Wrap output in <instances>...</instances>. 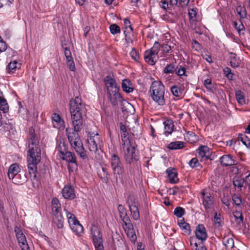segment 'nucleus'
<instances>
[{
    "label": "nucleus",
    "mask_w": 250,
    "mask_h": 250,
    "mask_svg": "<svg viewBox=\"0 0 250 250\" xmlns=\"http://www.w3.org/2000/svg\"><path fill=\"white\" fill-rule=\"evenodd\" d=\"M28 150L27 157L28 168L30 174H34L37 170V165L41 160V150L39 141L33 127L29 129L28 139Z\"/></svg>",
    "instance_id": "nucleus-1"
},
{
    "label": "nucleus",
    "mask_w": 250,
    "mask_h": 250,
    "mask_svg": "<svg viewBox=\"0 0 250 250\" xmlns=\"http://www.w3.org/2000/svg\"><path fill=\"white\" fill-rule=\"evenodd\" d=\"M70 112L72 126L76 131H81L83 126V115L86 112L85 105L81 98L76 97L70 101Z\"/></svg>",
    "instance_id": "nucleus-2"
},
{
    "label": "nucleus",
    "mask_w": 250,
    "mask_h": 250,
    "mask_svg": "<svg viewBox=\"0 0 250 250\" xmlns=\"http://www.w3.org/2000/svg\"><path fill=\"white\" fill-rule=\"evenodd\" d=\"M65 131L72 147L82 159H85L87 158L86 151L83 147V143L78 134L80 131H76L74 129L73 130L69 128H67Z\"/></svg>",
    "instance_id": "nucleus-3"
},
{
    "label": "nucleus",
    "mask_w": 250,
    "mask_h": 250,
    "mask_svg": "<svg viewBox=\"0 0 250 250\" xmlns=\"http://www.w3.org/2000/svg\"><path fill=\"white\" fill-rule=\"evenodd\" d=\"M106 85L108 96L113 105H116L118 102H122L123 98L119 93V87L116 83L114 79L109 76H106L104 79Z\"/></svg>",
    "instance_id": "nucleus-4"
},
{
    "label": "nucleus",
    "mask_w": 250,
    "mask_h": 250,
    "mask_svg": "<svg viewBox=\"0 0 250 250\" xmlns=\"http://www.w3.org/2000/svg\"><path fill=\"white\" fill-rule=\"evenodd\" d=\"M149 92L152 99L159 105L165 104V86L161 82L155 81L150 86Z\"/></svg>",
    "instance_id": "nucleus-5"
},
{
    "label": "nucleus",
    "mask_w": 250,
    "mask_h": 250,
    "mask_svg": "<svg viewBox=\"0 0 250 250\" xmlns=\"http://www.w3.org/2000/svg\"><path fill=\"white\" fill-rule=\"evenodd\" d=\"M52 220L58 229L63 227L64 218L62 213L61 204L58 199L54 197L51 201Z\"/></svg>",
    "instance_id": "nucleus-6"
},
{
    "label": "nucleus",
    "mask_w": 250,
    "mask_h": 250,
    "mask_svg": "<svg viewBox=\"0 0 250 250\" xmlns=\"http://www.w3.org/2000/svg\"><path fill=\"white\" fill-rule=\"evenodd\" d=\"M160 44L155 42L153 47L146 50L144 53V59L147 63L153 65L158 60V53L159 51Z\"/></svg>",
    "instance_id": "nucleus-7"
},
{
    "label": "nucleus",
    "mask_w": 250,
    "mask_h": 250,
    "mask_svg": "<svg viewBox=\"0 0 250 250\" xmlns=\"http://www.w3.org/2000/svg\"><path fill=\"white\" fill-rule=\"evenodd\" d=\"M91 234L95 250H104L102 234L97 225L93 224L91 226Z\"/></svg>",
    "instance_id": "nucleus-8"
},
{
    "label": "nucleus",
    "mask_w": 250,
    "mask_h": 250,
    "mask_svg": "<svg viewBox=\"0 0 250 250\" xmlns=\"http://www.w3.org/2000/svg\"><path fill=\"white\" fill-rule=\"evenodd\" d=\"M129 145V147H127V153L126 154V161H128L129 164L134 161H137L139 157L138 152L135 149V144L134 140L127 138L126 140V146Z\"/></svg>",
    "instance_id": "nucleus-9"
},
{
    "label": "nucleus",
    "mask_w": 250,
    "mask_h": 250,
    "mask_svg": "<svg viewBox=\"0 0 250 250\" xmlns=\"http://www.w3.org/2000/svg\"><path fill=\"white\" fill-rule=\"evenodd\" d=\"M66 212L68 223L71 229L77 234H80L83 232V227L77 219L75 216L64 209Z\"/></svg>",
    "instance_id": "nucleus-10"
},
{
    "label": "nucleus",
    "mask_w": 250,
    "mask_h": 250,
    "mask_svg": "<svg viewBox=\"0 0 250 250\" xmlns=\"http://www.w3.org/2000/svg\"><path fill=\"white\" fill-rule=\"evenodd\" d=\"M200 196L202 204L206 212L208 213L212 211L214 209V203L213 198L211 196L210 193L204 189L201 191Z\"/></svg>",
    "instance_id": "nucleus-11"
},
{
    "label": "nucleus",
    "mask_w": 250,
    "mask_h": 250,
    "mask_svg": "<svg viewBox=\"0 0 250 250\" xmlns=\"http://www.w3.org/2000/svg\"><path fill=\"white\" fill-rule=\"evenodd\" d=\"M111 164L114 171V173L118 175V176H116V178L123 179L124 177V170L120 166L119 157L117 155L114 154L112 155Z\"/></svg>",
    "instance_id": "nucleus-12"
},
{
    "label": "nucleus",
    "mask_w": 250,
    "mask_h": 250,
    "mask_svg": "<svg viewBox=\"0 0 250 250\" xmlns=\"http://www.w3.org/2000/svg\"><path fill=\"white\" fill-rule=\"evenodd\" d=\"M60 158L70 163L68 165V168L70 171H73L77 169L78 164L76 158L73 153L67 151L62 156H60Z\"/></svg>",
    "instance_id": "nucleus-13"
},
{
    "label": "nucleus",
    "mask_w": 250,
    "mask_h": 250,
    "mask_svg": "<svg viewBox=\"0 0 250 250\" xmlns=\"http://www.w3.org/2000/svg\"><path fill=\"white\" fill-rule=\"evenodd\" d=\"M14 231L20 247L28 245L26 237L20 227L16 226L14 228Z\"/></svg>",
    "instance_id": "nucleus-14"
},
{
    "label": "nucleus",
    "mask_w": 250,
    "mask_h": 250,
    "mask_svg": "<svg viewBox=\"0 0 250 250\" xmlns=\"http://www.w3.org/2000/svg\"><path fill=\"white\" fill-rule=\"evenodd\" d=\"M100 137L95 136L94 138H87L88 147L89 151L95 153L98 152V145L100 144Z\"/></svg>",
    "instance_id": "nucleus-15"
},
{
    "label": "nucleus",
    "mask_w": 250,
    "mask_h": 250,
    "mask_svg": "<svg viewBox=\"0 0 250 250\" xmlns=\"http://www.w3.org/2000/svg\"><path fill=\"white\" fill-rule=\"evenodd\" d=\"M195 233L196 238L200 240L201 242L206 240L207 238L208 235L206 229L203 224H199L196 227Z\"/></svg>",
    "instance_id": "nucleus-16"
},
{
    "label": "nucleus",
    "mask_w": 250,
    "mask_h": 250,
    "mask_svg": "<svg viewBox=\"0 0 250 250\" xmlns=\"http://www.w3.org/2000/svg\"><path fill=\"white\" fill-rule=\"evenodd\" d=\"M220 163L223 167L232 166L237 164V162L230 154L224 155L220 158Z\"/></svg>",
    "instance_id": "nucleus-17"
},
{
    "label": "nucleus",
    "mask_w": 250,
    "mask_h": 250,
    "mask_svg": "<svg viewBox=\"0 0 250 250\" xmlns=\"http://www.w3.org/2000/svg\"><path fill=\"white\" fill-rule=\"evenodd\" d=\"M62 195L65 199H73L75 197L74 189L70 185L65 186L62 190Z\"/></svg>",
    "instance_id": "nucleus-18"
},
{
    "label": "nucleus",
    "mask_w": 250,
    "mask_h": 250,
    "mask_svg": "<svg viewBox=\"0 0 250 250\" xmlns=\"http://www.w3.org/2000/svg\"><path fill=\"white\" fill-rule=\"evenodd\" d=\"M198 156L202 159L207 160L210 156L209 148L206 146H200L197 150Z\"/></svg>",
    "instance_id": "nucleus-19"
},
{
    "label": "nucleus",
    "mask_w": 250,
    "mask_h": 250,
    "mask_svg": "<svg viewBox=\"0 0 250 250\" xmlns=\"http://www.w3.org/2000/svg\"><path fill=\"white\" fill-rule=\"evenodd\" d=\"M128 220L129 221V218L126 217V226H127V228L128 229L127 230L126 229V234L130 240L134 243L137 240V236L132 225L129 224L127 225V221Z\"/></svg>",
    "instance_id": "nucleus-20"
},
{
    "label": "nucleus",
    "mask_w": 250,
    "mask_h": 250,
    "mask_svg": "<svg viewBox=\"0 0 250 250\" xmlns=\"http://www.w3.org/2000/svg\"><path fill=\"white\" fill-rule=\"evenodd\" d=\"M133 29L130 24V21L126 19V42H132L134 39Z\"/></svg>",
    "instance_id": "nucleus-21"
},
{
    "label": "nucleus",
    "mask_w": 250,
    "mask_h": 250,
    "mask_svg": "<svg viewBox=\"0 0 250 250\" xmlns=\"http://www.w3.org/2000/svg\"><path fill=\"white\" fill-rule=\"evenodd\" d=\"M20 172V168L19 165L16 164L11 165L8 170V176L10 179H13L17 175L19 172Z\"/></svg>",
    "instance_id": "nucleus-22"
},
{
    "label": "nucleus",
    "mask_w": 250,
    "mask_h": 250,
    "mask_svg": "<svg viewBox=\"0 0 250 250\" xmlns=\"http://www.w3.org/2000/svg\"><path fill=\"white\" fill-rule=\"evenodd\" d=\"M189 241L192 250H207L203 242L198 243L193 237H190Z\"/></svg>",
    "instance_id": "nucleus-23"
},
{
    "label": "nucleus",
    "mask_w": 250,
    "mask_h": 250,
    "mask_svg": "<svg viewBox=\"0 0 250 250\" xmlns=\"http://www.w3.org/2000/svg\"><path fill=\"white\" fill-rule=\"evenodd\" d=\"M166 172L170 183H176L178 182L177 173L175 168H168L167 169Z\"/></svg>",
    "instance_id": "nucleus-24"
},
{
    "label": "nucleus",
    "mask_w": 250,
    "mask_h": 250,
    "mask_svg": "<svg viewBox=\"0 0 250 250\" xmlns=\"http://www.w3.org/2000/svg\"><path fill=\"white\" fill-rule=\"evenodd\" d=\"M164 124L165 125L164 134L166 136H167L169 134H170L173 130V127L174 126V125H173V122L171 120H168L165 121L164 123Z\"/></svg>",
    "instance_id": "nucleus-25"
},
{
    "label": "nucleus",
    "mask_w": 250,
    "mask_h": 250,
    "mask_svg": "<svg viewBox=\"0 0 250 250\" xmlns=\"http://www.w3.org/2000/svg\"><path fill=\"white\" fill-rule=\"evenodd\" d=\"M223 244L226 250H231L234 246V240L230 237H224L223 239Z\"/></svg>",
    "instance_id": "nucleus-26"
},
{
    "label": "nucleus",
    "mask_w": 250,
    "mask_h": 250,
    "mask_svg": "<svg viewBox=\"0 0 250 250\" xmlns=\"http://www.w3.org/2000/svg\"><path fill=\"white\" fill-rule=\"evenodd\" d=\"M185 143L182 141H175L170 143L167 146V148L171 150L180 149L185 146Z\"/></svg>",
    "instance_id": "nucleus-27"
},
{
    "label": "nucleus",
    "mask_w": 250,
    "mask_h": 250,
    "mask_svg": "<svg viewBox=\"0 0 250 250\" xmlns=\"http://www.w3.org/2000/svg\"><path fill=\"white\" fill-rule=\"evenodd\" d=\"M234 27L240 36L244 35L245 28L240 20H239L238 21H235L234 22Z\"/></svg>",
    "instance_id": "nucleus-28"
},
{
    "label": "nucleus",
    "mask_w": 250,
    "mask_h": 250,
    "mask_svg": "<svg viewBox=\"0 0 250 250\" xmlns=\"http://www.w3.org/2000/svg\"><path fill=\"white\" fill-rule=\"evenodd\" d=\"M230 64L232 67L236 68L240 64V61L236 57V54L230 53Z\"/></svg>",
    "instance_id": "nucleus-29"
},
{
    "label": "nucleus",
    "mask_w": 250,
    "mask_h": 250,
    "mask_svg": "<svg viewBox=\"0 0 250 250\" xmlns=\"http://www.w3.org/2000/svg\"><path fill=\"white\" fill-rule=\"evenodd\" d=\"M1 95H2V93L0 92V110L3 113H6L8 111L9 106L6 100L2 97Z\"/></svg>",
    "instance_id": "nucleus-30"
},
{
    "label": "nucleus",
    "mask_w": 250,
    "mask_h": 250,
    "mask_svg": "<svg viewBox=\"0 0 250 250\" xmlns=\"http://www.w3.org/2000/svg\"><path fill=\"white\" fill-rule=\"evenodd\" d=\"M129 208L130 209V211L131 213L135 220H137L139 218L140 215L138 211V209L136 206V205L134 204H132L131 205H129Z\"/></svg>",
    "instance_id": "nucleus-31"
},
{
    "label": "nucleus",
    "mask_w": 250,
    "mask_h": 250,
    "mask_svg": "<svg viewBox=\"0 0 250 250\" xmlns=\"http://www.w3.org/2000/svg\"><path fill=\"white\" fill-rule=\"evenodd\" d=\"M21 63H18L17 61L11 62L7 66L9 73H13L17 68H20Z\"/></svg>",
    "instance_id": "nucleus-32"
},
{
    "label": "nucleus",
    "mask_w": 250,
    "mask_h": 250,
    "mask_svg": "<svg viewBox=\"0 0 250 250\" xmlns=\"http://www.w3.org/2000/svg\"><path fill=\"white\" fill-rule=\"evenodd\" d=\"M235 98L237 101L240 104L243 105L245 104L244 94L241 90H237L236 91Z\"/></svg>",
    "instance_id": "nucleus-33"
},
{
    "label": "nucleus",
    "mask_w": 250,
    "mask_h": 250,
    "mask_svg": "<svg viewBox=\"0 0 250 250\" xmlns=\"http://www.w3.org/2000/svg\"><path fill=\"white\" fill-rule=\"evenodd\" d=\"M177 69V66L173 63L168 64L164 69V72L166 74H173Z\"/></svg>",
    "instance_id": "nucleus-34"
},
{
    "label": "nucleus",
    "mask_w": 250,
    "mask_h": 250,
    "mask_svg": "<svg viewBox=\"0 0 250 250\" xmlns=\"http://www.w3.org/2000/svg\"><path fill=\"white\" fill-rule=\"evenodd\" d=\"M233 215L235 218L236 223L240 225L243 222V216L240 211L236 210L233 212Z\"/></svg>",
    "instance_id": "nucleus-35"
},
{
    "label": "nucleus",
    "mask_w": 250,
    "mask_h": 250,
    "mask_svg": "<svg viewBox=\"0 0 250 250\" xmlns=\"http://www.w3.org/2000/svg\"><path fill=\"white\" fill-rule=\"evenodd\" d=\"M236 11L241 19L247 18V11L245 6H238L236 7Z\"/></svg>",
    "instance_id": "nucleus-36"
},
{
    "label": "nucleus",
    "mask_w": 250,
    "mask_h": 250,
    "mask_svg": "<svg viewBox=\"0 0 250 250\" xmlns=\"http://www.w3.org/2000/svg\"><path fill=\"white\" fill-rule=\"evenodd\" d=\"M135 110L133 106L129 103L126 102V119L129 115H133Z\"/></svg>",
    "instance_id": "nucleus-37"
},
{
    "label": "nucleus",
    "mask_w": 250,
    "mask_h": 250,
    "mask_svg": "<svg viewBox=\"0 0 250 250\" xmlns=\"http://www.w3.org/2000/svg\"><path fill=\"white\" fill-rule=\"evenodd\" d=\"M222 222L220 218V214L215 212L214 215V225L215 228H220L222 226Z\"/></svg>",
    "instance_id": "nucleus-38"
},
{
    "label": "nucleus",
    "mask_w": 250,
    "mask_h": 250,
    "mask_svg": "<svg viewBox=\"0 0 250 250\" xmlns=\"http://www.w3.org/2000/svg\"><path fill=\"white\" fill-rule=\"evenodd\" d=\"M135 87V84L131 81L126 79V93L133 92Z\"/></svg>",
    "instance_id": "nucleus-39"
},
{
    "label": "nucleus",
    "mask_w": 250,
    "mask_h": 250,
    "mask_svg": "<svg viewBox=\"0 0 250 250\" xmlns=\"http://www.w3.org/2000/svg\"><path fill=\"white\" fill-rule=\"evenodd\" d=\"M244 183H245V179L235 178L233 180V186L239 188H241L243 186Z\"/></svg>",
    "instance_id": "nucleus-40"
},
{
    "label": "nucleus",
    "mask_w": 250,
    "mask_h": 250,
    "mask_svg": "<svg viewBox=\"0 0 250 250\" xmlns=\"http://www.w3.org/2000/svg\"><path fill=\"white\" fill-rule=\"evenodd\" d=\"M171 91L173 95L177 97H179L182 95L181 89L176 85H174L171 87Z\"/></svg>",
    "instance_id": "nucleus-41"
},
{
    "label": "nucleus",
    "mask_w": 250,
    "mask_h": 250,
    "mask_svg": "<svg viewBox=\"0 0 250 250\" xmlns=\"http://www.w3.org/2000/svg\"><path fill=\"white\" fill-rule=\"evenodd\" d=\"M120 130L121 131V135L122 138V146L123 148H124V146H125V125L123 122H120Z\"/></svg>",
    "instance_id": "nucleus-42"
},
{
    "label": "nucleus",
    "mask_w": 250,
    "mask_h": 250,
    "mask_svg": "<svg viewBox=\"0 0 250 250\" xmlns=\"http://www.w3.org/2000/svg\"><path fill=\"white\" fill-rule=\"evenodd\" d=\"M118 210L121 219L123 223H125V208L122 205H119L118 207Z\"/></svg>",
    "instance_id": "nucleus-43"
},
{
    "label": "nucleus",
    "mask_w": 250,
    "mask_h": 250,
    "mask_svg": "<svg viewBox=\"0 0 250 250\" xmlns=\"http://www.w3.org/2000/svg\"><path fill=\"white\" fill-rule=\"evenodd\" d=\"M185 213V209L181 207H177L174 210V214L178 218L182 217Z\"/></svg>",
    "instance_id": "nucleus-44"
},
{
    "label": "nucleus",
    "mask_w": 250,
    "mask_h": 250,
    "mask_svg": "<svg viewBox=\"0 0 250 250\" xmlns=\"http://www.w3.org/2000/svg\"><path fill=\"white\" fill-rule=\"evenodd\" d=\"M183 221V223H179V226L182 229L184 230L185 233H187L188 234H189L191 232L190 225L186 223L185 221Z\"/></svg>",
    "instance_id": "nucleus-45"
},
{
    "label": "nucleus",
    "mask_w": 250,
    "mask_h": 250,
    "mask_svg": "<svg viewBox=\"0 0 250 250\" xmlns=\"http://www.w3.org/2000/svg\"><path fill=\"white\" fill-rule=\"evenodd\" d=\"M52 120L53 123L55 122L57 125H62L63 124V121L62 120L61 117L57 113H54L52 117Z\"/></svg>",
    "instance_id": "nucleus-46"
},
{
    "label": "nucleus",
    "mask_w": 250,
    "mask_h": 250,
    "mask_svg": "<svg viewBox=\"0 0 250 250\" xmlns=\"http://www.w3.org/2000/svg\"><path fill=\"white\" fill-rule=\"evenodd\" d=\"M57 149L59 153V156H62L66 151H67L66 147L64 143L60 142L58 146Z\"/></svg>",
    "instance_id": "nucleus-47"
},
{
    "label": "nucleus",
    "mask_w": 250,
    "mask_h": 250,
    "mask_svg": "<svg viewBox=\"0 0 250 250\" xmlns=\"http://www.w3.org/2000/svg\"><path fill=\"white\" fill-rule=\"evenodd\" d=\"M204 84L208 91L213 92L214 87L212 84L211 80L210 79H208L206 80L204 82Z\"/></svg>",
    "instance_id": "nucleus-48"
},
{
    "label": "nucleus",
    "mask_w": 250,
    "mask_h": 250,
    "mask_svg": "<svg viewBox=\"0 0 250 250\" xmlns=\"http://www.w3.org/2000/svg\"><path fill=\"white\" fill-rule=\"evenodd\" d=\"M177 69L176 71H175L176 73L179 77H182L183 76H187L186 75V69L185 67L180 65L179 66H177Z\"/></svg>",
    "instance_id": "nucleus-49"
},
{
    "label": "nucleus",
    "mask_w": 250,
    "mask_h": 250,
    "mask_svg": "<svg viewBox=\"0 0 250 250\" xmlns=\"http://www.w3.org/2000/svg\"><path fill=\"white\" fill-rule=\"evenodd\" d=\"M232 201L235 205L239 207L242 204V200L240 196L237 194H234L232 196Z\"/></svg>",
    "instance_id": "nucleus-50"
},
{
    "label": "nucleus",
    "mask_w": 250,
    "mask_h": 250,
    "mask_svg": "<svg viewBox=\"0 0 250 250\" xmlns=\"http://www.w3.org/2000/svg\"><path fill=\"white\" fill-rule=\"evenodd\" d=\"M224 73L225 74L227 78L229 80H232L233 79V76L234 75L233 73L231 72V70L230 68L229 67H225L223 70Z\"/></svg>",
    "instance_id": "nucleus-51"
},
{
    "label": "nucleus",
    "mask_w": 250,
    "mask_h": 250,
    "mask_svg": "<svg viewBox=\"0 0 250 250\" xmlns=\"http://www.w3.org/2000/svg\"><path fill=\"white\" fill-rule=\"evenodd\" d=\"M109 28L110 32L112 34H116L120 32V27L115 24L110 25Z\"/></svg>",
    "instance_id": "nucleus-52"
},
{
    "label": "nucleus",
    "mask_w": 250,
    "mask_h": 250,
    "mask_svg": "<svg viewBox=\"0 0 250 250\" xmlns=\"http://www.w3.org/2000/svg\"><path fill=\"white\" fill-rule=\"evenodd\" d=\"M67 65L71 71H74L75 70V65L73 61V58L70 59H67Z\"/></svg>",
    "instance_id": "nucleus-53"
},
{
    "label": "nucleus",
    "mask_w": 250,
    "mask_h": 250,
    "mask_svg": "<svg viewBox=\"0 0 250 250\" xmlns=\"http://www.w3.org/2000/svg\"><path fill=\"white\" fill-rule=\"evenodd\" d=\"M130 55L132 59L136 61L139 59V55L137 51L134 48H132L131 51L130 52Z\"/></svg>",
    "instance_id": "nucleus-54"
},
{
    "label": "nucleus",
    "mask_w": 250,
    "mask_h": 250,
    "mask_svg": "<svg viewBox=\"0 0 250 250\" xmlns=\"http://www.w3.org/2000/svg\"><path fill=\"white\" fill-rule=\"evenodd\" d=\"M188 164L192 168L196 167L199 165L198 160L196 158H193L189 162Z\"/></svg>",
    "instance_id": "nucleus-55"
},
{
    "label": "nucleus",
    "mask_w": 250,
    "mask_h": 250,
    "mask_svg": "<svg viewBox=\"0 0 250 250\" xmlns=\"http://www.w3.org/2000/svg\"><path fill=\"white\" fill-rule=\"evenodd\" d=\"M64 53L66 60L72 58L70 49L66 47L64 48Z\"/></svg>",
    "instance_id": "nucleus-56"
},
{
    "label": "nucleus",
    "mask_w": 250,
    "mask_h": 250,
    "mask_svg": "<svg viewBox=\"0 0 250 250\" xmlns=\"http://www.w3.org/2000/svg\"><path fill=\"white\" fill-rule=\"evenodd\" d=\"M162 48L163 52L166 53H168L171 49L170 45L167 44H163L162 46Z\"/></svg>",
    "instance_id": "nucleus-57"
},
{
    "label": "nucleus",
    "mask_w": 250,
    "mask_h": 250,
    "mask_svg": "<svg viewBox=\"0 0 250 250\" xmlns=\"http://www.w3.org/2000/svg\"><path fill=\"white\" fill-rule=\"evenodd\" d=\"M196 11L194 9H190L188 10V16L190 20L196 17Z\"/></svg>",
    "instance_id": "nucleus-58"
},
{
    "label": "nucleus",
    "mask_w": 250,
    "mask_h": 250,
    "mask_svg": "<svg viewBox=\"0 0 250 250\" xmlns=\"http://www.w3.org/2000/svg\"><path fill=\"white\" fill-rule=\"evenodd\" d=\"M11 3L10 0H0V8L4 5H9Z\"/></svg>",
    "instance_id": "nucleus-59"
},
{
    "label": "nucleus",
    "mask_w": 250,
    "mask_h": 250,
    "mask_svg": "<svg viewBox=\"0 0 250 250\" xmlns=\"http://www.w3.org/2000/svg\"><path fill=\"white\" fill-rule=\"evenodd\" d=\"M7 48L6 43L3 41L0 42V51H4Z\"/></svg>",
    "instance_id": "nucleus-60"
},
{
    "label": "nucleus",
    "mask_w": 250,
    "mask_h": 250,
    "mask_svg": "<svg viewBox=\"0 0 250 250\" xmlns=\"http://www.w3.org/2000/svg\"><path fill=\"white\" fill-rule=\"evenodd\" d=\"M192 43L193 45V47L195 48V49L198 50L200 48V44L197 41L193 40L192 41Z\"/></svg>",
    "instance_id": "nucleus-61"
},
{
    "label": "nucleus",
    "mask_w": 250,
    "mask_h": 250,
    "mask_svg": "<svg viewBox=\"0 0 250 250\" xmlns=\"http://www.w3.org/2000/svg\"><path fill=\"white\" fill-rule=\"evenodd\" d=\"M161 7L164 9H167L168 8V4L167 1L166 0L161 1Z\"/></svg>",
    "instance_id": "nucleus-62"
},
{
    "label": "nucleus",
    "mask_w": 250,
    "mask_h": 250,
    "mask_svg": "<svg viewBox=\"0 0 250 250\" xmlns=\"http://www.w3.org/2000/svg\"><path fill=\"white\" fill-rule=\"evenodd\" d=\"M245 139L247 140L246 141H244V145L246 146L250 149V139L248 137H244Z\"/></svg>",
    "instance_id": "nucleus-63"
},
{
    "label": "nucleus",
    "mask_w": 250,
    "mask_h": 250,
    "mask_svg": "<svg viewBox=\"0 0 250 250\" xmlns=\"http://www.w3.org/2000/svg\"><path fill=\"white\" fill-rule=\"evenodd\" d=\"M222 203L225 205L227 207H229V201L226 197H224L222 199Z\"/></svg>",
    "instance_id": "nucleus-64"
}]
</instances>
